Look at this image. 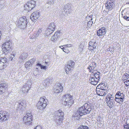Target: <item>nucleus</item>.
Returning <instances> with one entry per match:
<instances>
[{"label": "nucleus", "instance_id": "nucleus-1", "mask_svg": "<svg viewBox=\"0 0 129 129\" xmlns=\"http://www.w3.org/2000/svg\"><path fill=\"white\" fill-rule=\"evenodd\" d=\"M96 63L94 62L90 64L88 68L90 72H92L91 74L89 81L90 82L91 84L95 85H96L99 81L100 78V73L97 72H94V71L96 70Z\"/></svg>", "mask_w": 129, "mask_h": 129}, {"label": "nucleus", "instance_id": "nucleus-2", "mask_svg": "<svg viewBox=\"0 0 129 129\" xmlns=\"http://www.w3.org/2000/svg\"><path fill=\"white\" fill-rule=\"evenodd\" d=\"M12 43L11 40H7L2 46V51L5 54L10 53L11 50Z\"/></svg>", "mask_w": 129, "mask_h": 129}, {"label": "nucleus", "instance_id": "nucleus-3", "mask_svg": "<svg viewBox=\"0 0 129 129\" xmlns=\"http://www.w3.org/2000/svg\"><path fill=\"white\" fill-rule=\"evenodd\" d=\"M64 115V113L61 110H59L56 112L54 116L55 122L59 124H61L63 120Z\"/></svg>", "mask_w": 129, "mask_h": 129}, {"label": "nucleus", "instance_id": "nucleus-4", "mask_svg": "<svg viewBox=\"0 0 129 129\" xmlns=\"http://www.w3.org/2000/svg\"><path fill=\"white\" fill-rule=\"evenodd\" d=\"M63 100L65 101L64 104L66 106L70 107L73 103V97L70 94H67L63 96Z\"/></svg>", "mask_w": 129, "mask_h": 129}, {"label": "nucleus", "instance_id": "nucleus-5", "mask_svg": "<svg viewBox=\"0 0 129 129\" xmlns=\"http://www.w3.org/2000/svg\"><path fill=\"white\" fill-rule=\"evenodd\" d=\"M45 96L41 97L40 98L37 105V107L38 109H43L46 107L47 100L46 99L45 100Z\"/></svg>", "mask_w": 129, "mask_h": 129}, {"label": "nucleus", "instance_id": "nucleus-6", "mask_svg": "<svg viewBox=\"0 0 129 129\" xmlns=\"http://www.w3.org/2000/svg\"><path fill=\"white\" fill-rule=\"evenodd\" d=\"M79 110L85 115L89 113L91 111V108L89 104L85 103L83 106L79 108Z\"/></svg>", "mask_w": 129, "mask_h": 129}, {"label": "nucleus", "instance_id": "nucleus-7", "mask_svg": "<svg viewBox=\"0 0 129 129\" xmlns=\"http://www.w3.org/2000/svg\"><path fill=\"white\" fill-rule=\"evenodd\" d=\"M26 18L25 16L20 18L17 22V24L20 28H25L27 23Z\"/></svg>", "mask_w": 129, "mask_h": 129}, {"label": "nucleus", "instance_id": "nucleus-8", "mask_svg": "<svg viewBox=\"0 0 129 129\" xmlns=\"http://www.w3.org/2000/svg\"><path fill=\"white\" fill-rule=\"evenodd\" d=\"M16 103L19 104L16 109L17 111L22 112L25 110L26 105L25 101L23 100H19Z\"/></svg>", "mask_w": 129, "mask_h": 129}, {"label": "nucleus", "instance_id": "nucleus-9", "mask_svg": "<svg viewBox=\"0 0 129 129\" xmlns=\"http://www.w3.org/2000/svg\"><path fill=\"white\" fill-rule=\"evenodd\" d=\"M75 64V62L73 61L70 60L69 61L65 67L66 73L68 74L69 72L72 70V68L74 67Z\"/></svg>", "mask_w": 129, "mask_h": 129}, {"label": "nucleus", "instance_id": "nucleus-10", "mask_svg": "<svg viewBox=\"0 0 129 129\" xmlns=\"http://www.w3.org/2000/svg\"><path fill=\"white\" fill-rule=\"evenodd\" d=\"M35 6V2L33 0H31L25 5V9L29 11L32 10Z\"/></svg>", "mask_w": 129, "mask_h": 129}, {"label": "nucleus", "instance_id": "nucleus-11", "mask_svg": "<svg viewBox=\"0 0 129 129\" xmlns=\"http://www.w3.org/2000/svg\"><path fill=\"white\" fill-rule=\"evenodd\" d=\"M40 16L39 12L38 11H36L31 14L30 17V19L32 21L35 22Z\"/></svg>", "mask_w": 129, "mask_h": 129}, {"label": "nucleus", "instance_id": "nucleus-12", "mask_svg": "<svg viewBox=\"0 0 129 129\" xmlns=\"http://www.w3.org/2000/svg\"><path fill=\"white\" fill-rule=\"evenodd\" d=\"M29 82H28L24 84L22 88V90L23 92L28 93V91L31 88V84Z\"/></svg>", "mask_w": 129, "mask_h": 129}, {"label": "nucleus", "instance_id": "nucleus-13", "mask_svg": "<svg viewBox=\"0 0 129 129\" xmlns=\"http://www.w3.org/2000/svg\"><path fill=\"white\" fill-rule=\"evenodd\" d=\"M54 91L56 93H60L63 90V87L60 83L56 84L54 87Z\"/></svg>", "mask_w": 129, "mask_h": 129}, {"label": "nucleus", "instance_id": "nucleus-14", "mask_svg": "<svg viewBox=\"0 0 129 129\" xmlns=\"http://www.w3.org/2000/svg\"><path fill=\"white\" fill-rule=\"evenodd\" d=\"M8 87V85L6 83H3L0 84V94L5 92V90Z\"/></svg>", "mask_w": 129, "mask_h": 129}, {"label": "nucleus", "instance_id": "nucleus-15", "mask_svg": "<svg viewBox=\"0 0 129 129\" xmlns=\"http://www.w3.org/2000/svg\"><path fill=\"white\" fill-rule=\"evenodd\" d=\"M114 3L111 0H109L105 4L106 8L108 9V10L111 11L113 8Z\"/></svg>", "mask_w": 129, "mask_h": 129}, {"label": "nucleus", "instance_id": "nucleus-16", "mask_svg": "<svg viewBox=\"0 0 129 129\" xmlns=\"http://www.w3.org/2000/svg\"><path fill=\"white\" fill-rule=\"evenodd\" d=\"M8 115L4 112L0 111V122L4 121L7 120Z\"/></svg>", "mask_w": 129, "mask_h": 129}, {"label": "nucleus", "instance_id": "nucleus-17", "mask_svg": "<svg viewBox=\"0 0 129 129\" xmlns=\"http://www.w3.org/2000/svg\"><path fill=\"white\" fill-rule=\"evenodd\" d=\"M97 45V44L96 43L90 41L89 43L88 49L91 51H93L96 49Z\"/></svg>", "mask_w": 129, "mask_h": 129}, {"label": "nucleus", "instance_id": "nucleus-18", "mask_svg": "<svg viewBox=\"0 0 129 129\" xmlns=\"http://www.w3.org/2000/svg\"><path fill=\"white\" fill-rule=\"evenodd\" d=\"M84 114L80 111L79 108L78 110L75 113L73 114V117L77 120H78L81 116L83 115Z\"/></svg>", "mask_w": 129, "mask_h": 129}, {"label": "nucleus", "instance_id": "nucleus-19", "mask_svg": "<svg viewBox=\"0 0 129 129\" xmlns=\"http://www.w3.org/2000/svg\"><path fill=\"white\" fill-rule=\"evenodd\" d=\"M24 116L23 118V122L26 125H29L32 123V119Z\"/></svg>", "mask_w": 129, "mask_h": 129}, {"label": "nucleus", "instance_id": "nucleus-20", "mask_svg": "<svg viewBox=\"0 0 129 129\" xmlns=\"http://www.w3.org/2000/svg\"><path fill=\"white\" fill-rule=\"evenodd\" d=\"M98 94L100 96H103L106 95L107 91L106 90H104L103 89L97 88L96 90Z\"/></svg>", "mask_w": 129, "mask_h": 129}, {"label": "nucleus", "instance_id": "nucleus-21", "mask_svg": "<svg viewBox=\"0 0 129 129\" xmlns=\"http://www.w3.org/2000/svg\"><path fill=\"white\" fill-rule=\"evenodd\" d=\"M60 31H57L55 33L54 35L51 37V40L53 41L56 40L60 38Z\"/></svg>", "mask_w": 129, "mask_h": 129}, {"label": "nucleus", "instance_id": "nucleus-22", "mask_svg": "<svg viewBox=\"0 0 129 129\" xmlns=\"http://www.w3.org/2000/svg\"><path fill=\"white\" fill-rule=\"evenodd\" d=\"M106 28L105 27H102L97 32V34L99 36H102L106 34Z\"/></svg>", "mask_w": 129, "mask_h": 129}, {"label": "nucleus", "instance_id": "nucleus-23", "mask_svg": "<svg viewBox=\"0 0 129 129\" xmlns=\"http://www.w3.org/2000/svg\"><path fill=\"white\" fill-rule=\"evenodd\" d=\"M27 54L26 53H24L22 54L19 58V62L20 63H22L25 59L27 58Z\"/></svg>", "mask_w": 129, "mask_h": 129}, {"label": "nucleus", "instance_id": "nucleus-24", "mask_svg": "<svg viewBox=\"0 0 129 129\" xmlns=\"http://www.w3.org/2000/svg\"><path fill=\"white\" fill-rule=\"evenodd\" d=\"M63 10L66 13H70L71 11L70 5L68 4L66 5L64 7Z\"/></svg>", "mask_w": 129, "mask_h": 129}, {"label": "nucleus", "instance_id": "nucleus-25", "mask_svg": "<svg viewBox=\"0 0 129 129\" xmlns=\"http://www.w3.org/2000/svg\"><path fill=\"white\" fill-rule=\"evenodd\" d=\"M106 101L107 105L110 108H112L114 106L115 103L114 101H111L107 99H106Z\"/></svg>", "mask_w": 129, "mask_h": 129}, {"label": "nucleus", "instance_id": "nucleus-26", "mask_svg": "<svg viewBox=\"0 0 129 129\" xmlns=\"http://www.w3.org/2000/svg\"><path fill=\"white\" fill-rule=\"evenodd\" d=\"M99 87V89L106 90V85L104 83L102 82L99 84L97 87Z\"/></svg>", "mask_w": 129, "mask_h": 129}, {"label": "nucleus", "instance_id": "nucleus-27", "mask_svg": "<svg viewBox=\"0 0 129 129\" xmlns=\"http://www.w3.org/2000/svg\"><path fill=\"white\" fill-rule=\"evenodd\" d=\"M124 99V98H123L121 97L120 98L118 97H115V100L116 102L120 104H121L122 103Z\"/></svg>", "mask_w": 129, "mask_h": 129}, {"label": "nucleus", "instance_id": "nucleus-28", "mask_svg": "<svg viewBox=\"0 0 129 129\" xmlns=\"http://www.w3.org/2000/svg\"><path fill=\"white\" fill-rule=\"evenodd\" d=\"M55 26L54 23H51L48 27V29L54 31L55 30Z\"/></svg>", "mask_w": 129, "mask_h": 129}, {"label": "nucleus", "instance_id": "nucleus-29", "mask_svg": "<svg viewBox=\"0 0 129 129\" xmlns=\"http://www.w3.org/2000/svg\"><path fill=\"white\" fill-rule=\"evenodd\" d=\"M51 80V78L50 77H49L45 80L44 83L46 84L45 86H46L49 85L50 82Z\"/></svg>", "mask_w": 129, "mask_h": 129}, {"label": "nucleus", "instance_id": "nucleus-30", "mask_svg": "<svg viewBox=\"0 0 129 129\" xmlns=\"http://www.w3.org/2000/svg\"><path fill=\"white\" fill-rule=\"evenodd\" d=\"M115 96V97H121L123 98H124V95L123 93H121L120 92L118 91L116 93Z\"/></svg>", "mask_w": 129, "mask_h": 129}, {"label": "nucleus", "instance_id": "nucleus-31", "mask_svg": "<svg viewBox=\"0 0 129 129\" xmlns=\"http://www.w3.org/2000/svg\"><path fill=\"white\" fill-rule=\"evenodd\" d=\"M7 59L6 57H2L0 59V61L7 65L8 64V62H7Z\"/></svg>", "mask_w": 129, "mask_h": 129}, {"label": "nucleus", "instance_id": "nucleus-32", "mask_svg": "<svg viewBox=\"0 0 129 129\" xmlns=\"http://www.w3.org/2000/svg\"><path fill=\"white\" fill-rule=\"evenodd\" d=\"M108 99L111 101H114V98L113 95L110 94L106 96V99Z\"/></svg>", "mask_w": 129, "mask_h": 129}, {"label": "nucleus", "instance_id": "nucleus-33", "mask_svg": "<svg viewBox=\"0 0 129 129\" xmlns=\"http://www.w3.org/2000/svg\"><path fill=\"white\" fill-rule=\"evenodd\" d=\"M32 64L29 61L26 62L25 64V67L27 69L32 66Z\"/></svg>", "mask_w": 129, "mask_h": 129}, {"label": "nucleus", "instance_id": "nucleus-34", "mask_svg": "<svg viewBox=\"0 0 129 129\" xmlns=\"http://www.w3.org/2000/svg\"><path fill=\"white\" fill-rule=\"evenodd\" d=\"M53 31L52 30H50V29L48 28L47 29L44 34L46 35L45 36H47L50 35L52 33H53Z\"/></svg>", "mask_w": 129, "mask_h": 129}, {"label": "nucleus", "instance_id": "nucleus-35", "mask_svg": "<svg viewBox=\"0 0 129 129\" xmlns=\"http://www.w3.org/2000/svg\"><path fill=\"white\" fill-rule=\"evenodd\" d=\"M7 65L3 64V63L2 62L0 61V70H2L5 68L7 66Z\"/></svg>", "mask_w": 129, "mask_h": 129}, {"label": "nucleus", "instance_id": "nucleus-36", "mask_svg": "<svg viewBox=\"0 0 129 129\" xmlns=\"http://www.w3.org/2000/svg\"><path fill=\"white\" fill-rule=\"evenodd\" d=\"M84 47V45L82 43L80 44L78 49V50L80 52H81L83 50V48Z\"/></svg>", "mask_w": 129, "mask_h": 129}, {"label": "nucleus", "instance_id": "nucleus-37", "mask_svg": "<svg viewBox=\"0 0 129 129\" xmlns=\"http://www.w3.org/2000/svg\"><path fill=\"white\" fill-rule=\"evenodd\" d=\"M25 116H26L28 117V118H30V119H32V114L31 112L27 113Z\"/></svg>", "mask_w": 129, "mask_h": 129}, {"label": "nucleus", "instance_id": "nucleus-38", "mask_svg": "<svg viewBox=\"0 0 129 129\" xmlns=\"http://www.w3.org/2000/svg\"><path fill=\"white\" fill-rule=\"evenodd\" d=\"M78 129H89V128L86 126L81 125L78 127Z\"/></svg>", "mask_w": 129, "mask_h": 129}, {"label": "nucleus", "instance_id": "nucleus-39", "mask_svg": "<svg viewBox=\"0 0 129 129\" xmlns=\"http://www.w3.org/2000/svg\"><path fill=\"white\" fill-rule=\"evenodd\" d=\"M124 127L125 129H129V123H128L126 121L125 123Z\"/></svg>", "mask_w": 129, "mask_h": 129}, {"label": "nucleus", "instance_id": "nucleus-40", "mask_svg": "<svg viewBox=\"0 0 129 129\" xmlns=\"http://www.w3.org/2000/svg\"><path fill=\"white\" fill-rule=\"evenodd\" d=\"M123 81L126 86H129V80L127 79Z\"/></svg>", "mask_w": 129, "mask_h": 129}, {"label": "nucleus", "instance_id": "nucleus-41", "mask_svg": "<svg viewBox=\"0 0 129 129\" xmlns=\"http://www.w3.org/2000/svg\"><path fill=\"white\" fill-rule=\"evenodd\" d=\"M92 23V22L90 21H88L87 22V26L88 27H90L91 26Z\"/></svg>", "mask_w": 129, "mask_h": 129}, {"label": "nucleus", "instance_id": "nucleus-42", "mask_svg": "<svg viewBox=\"0 0 129 129\" xmlns=\"http://www.w3.org/2000/svg\"><path fill=\"white\" fill-rule=\"evenodd\" d=\"M48 3L49 4H53L54 2V0H48Z\"/></svg>", "mask_w": 129, "mask_h": 129}, {"label": "nucleus", "instance_id": "nucleus-43", "mask_svg": "<svg viewBox=\"0 0 129 129\" xmlns=\"http://www.w3.org/2000/svg\"><path fill=\"white\" fill-rule=\"evenodd\" d=\"M14 55L13 54H11L10 55V59L11 60H12L14 58Z\"/></svg>", "mask_w": 129, "mask_h": 129}, {"label": "nucleus", "instance_id": "nucleus-44", "mask_svg": "<svg viewBox=\"0 0 129 129\" xmlns=\"http://www.w3.org/2000/svg\"><path fill=\"white\" fill-rule=\"evenodd\" d=\"M64 46V47H72V45L70 44H68L67 45H63Z\"/></svg>", "mask_w": 129, "mask_h": 129}, {"label": "nucleus", "instance_id": "nucleus-45", "mask_svg": "<svg viewBox=\"0 0 129 129\" xmlns=\"http://www.w3.org/2000/svg\"><path fill=\"white\" fill-rule=\"evenodd\" d=\"M30 39H33L34 38H35V34L34 35V34H32L30 36Z\"/></svg>", "mask_w": 129, "mask_h": 129}, {"label": "nucleus", "instance_id": "nucleus-46", "mask_svg": "<svg viewBox=\"0 0 129 129\" xmlns=\"http://www.w3.org/2000/svg\"><path fill=\"white\" fill-rule=\"evenodd\" d=\"M34 129H43V128L41 126L39 125L38 126L36 127V128H35Z\"/></svg>", "mask_w": 129, "mask_h": 129}, {"label": "nucleus", "instance_id": "nucleus-47", "mask_svg": "<svg viewBox=\"0 0 129 129\" xmlns=\"http://www.w3.org/2000/svg\"><path fill=\"white\" fill-rule=\"evenodd\" d=\"M39 73V72L38 71H37V70H35L34 71V75H37Z\"/></svg>", "mask_w": 129, "mask_h": 129}, {"label": "nucleus", "instance_id": "nucleus-48", "mask_svg": "<svg viewBox=\"0 0 129 129\" xmlns=\"http://www.w3.org/2000/svg\"><path fill=\"white\" fill-rule=\"evenodd\" d=\"M124 19L127 21H129V17L124 16L123 17Z\"/></svg>", "mask_w": 129, "mask_h": 129}, {"label": "nucleus", "instance_id": "nucleus-49", "mask_svg": "<svg viewBox=\"0 0 129 129\" xmlns=\"http://www.w3.org/2000/svg\"><path fill=\"white\" fill-rule=\"evenodd\" d=\"M41 69H43L46 70V67L45 66H42L41 67Z\"/></svg>", "mask_w": 129, "mask_h": 129}, {"label": "nucleus", "instance_id": "nucleus-50", "mask_svg": "<svg viewBox=\"0 0 129 129\" xmlns=\"http://www.w3.org/2000/svg\"><path fill=\"white\" fill-rule=\"evenodd\" d=\"M35 59L34 58H33L32 59H31L29 61L31 62L32 64L34 62V61H35Z\"/></svg>", "mask_w": 129, "mask_h": 129}, {"label": "nucleus", "instance_id": "nucleus-51", "mask_svg": "<svg viewBox=\"0 0 129 129\" xmlns=\"http://www.w3.org/2000/svg\"><path fill=\"white\" fill-rule=\"evenodd\" d=\"M4 7V5L3 4H0V10L2 9Z\"/></svg>", "mask_w": 129, "mask_h": 129}, {"label": "nucleus", "instance_id": "nucleus-52", "mask_svg": "<svg viewBox=\"0 0 129 129\" xmlns=\"http://www.w3.org/2000/svg\"><path fill=\"white\" fill-rule=\"evenodd\" d=\"M42 30L41 29H39L38 30V32H37V33L39 35H40V33H41L42 32Z\"/></svg>", "mask_w": 129, "mask_h": 129}, {"label": "nucleus", "instance_id": "nucleus-53", "mask_svg": "<svg viewBox=\"0 0 129 129\" xmlns=\"http://www.w3.org/2000/svg\"><path fill=\"white\" fill-rule=\"evenodd\" d=\"M35 37H37L39 36V37H41V35H39L37 33L36 34H35Z\"/></svg>", "mask_w": 129, "mask_h": 129}, {"label": "nucleus", "instance_id": "nucleus-54", "mask_svg": "<svg viewBox=\"0 0 129 129\" xmlns=\"http://www.w3.org/2000/svg\"><path fill=\"white\" fill-rule=\"evenodd\" d=\"M41 64L40 63H37V66L40 67H41Z\"/></svg>", "mask_w": 129, "mask_h": 129}, {"label": "nucleus", "instance_id": "nucleus-55", "mask_svg": "<svg viewBox=\"0 0 129 129\" xmlns=\"http://www.w3.org/2000/svg\"><path fill=\"white\" fill-rule=\"evenodd\" d=\"M62 49L63 50V51L64 52H66V51H65L66 50V49L64 48H62Z\"/></svg>", "mask_w": 129, "mask_h": 129}, {"label": "nucleus", "instance_id": "nucleus-56", "mask_svg": "<svg viewBox=\"0 0 129 129\" xmlns=\"http://www.w3.org/2000/svg\"><path fill=\"white\" fill-rule=\"evenodd\" d=\"M2 35V33L1 31H0V40H1V36Z\"/></svg>", "mask_w": 129, "mask_h": 129}, {"label": "nucleus", "instance_id": "nucleus-57", "mask_svg": "<svg viewBox=\"0 0 129 129\" xmlns=\"http://www.w3.org/2000/svg\"><path fill=\"white\" fill-rule=\"evenodd\" d=\"M64 47V46H63H63H60V47L62 49V48H64L65 47Z\"/></svg>", "mask_w": 129, "mask_h": 129}, {"label": "nucleus", "instance_id": "nucleus-58", "mask_svg": "<svg viewBox=\"0 0 129 129\" xmlns=\"http://www.w3.org/2000/svg\"><path fill=\"white\" fill-rule=\"evenodd\" d=\"M92 16V15H90L89 16V17H91Z\"/></svg>", "mask_w": 129, "mask_h": 129}, {"label": "nucleus", "instance_id": "nucleus-59", "mask_svg": "<svg viewBox=\"0 0 129 129\" xmlns=\"http://www.w3.org/2000/svg\"><path fill=\"white\" fill-rule=\"evenodd\" d=\"M36 69L37 70H38V68L37 67L36 68Z\"/></svg>", "mask_w": 129, "mask_h": 129}, {"label": "nucleus", "instance_id": "nucleus-60", "mask_svg": "<svg viewBox=\"0 0 129 129\" xmlns=\"http://www.w3.org/2000/svg\"><path fill=\"white\" fill-rule=\"evenodd\" d=\"M128 4H129V2H128Z\"/></svg>", "mask_w": 129, "mask_h": 129}, {"label": "nucleus", "instance_id": "nucleus-61", "mask_svg": "<svg viewBox=\"0 0 129 129\" xmlns=\"http://www.w3.org/2000/svg\"><path fill=\"white\" fill-rule=\"evenodd\" d=\"M92 20V18L91 19V20Z\"/></svg>", "mask_w": 129, "mask_h": 129}, {"label": "nucleus", "instance_id": "nucleus-62", "mask_svg": "<svg viewBox=\"0 0 129 129\" xmlns=\"http://www.w3.org/2000/svg\"><path fill=\"white\" fill-rule=\"evenodd\" d=\"M128 93H129V91H128Z\"/></svg>", "mask_w": 129, "mask_h": 129}]
</instances>
